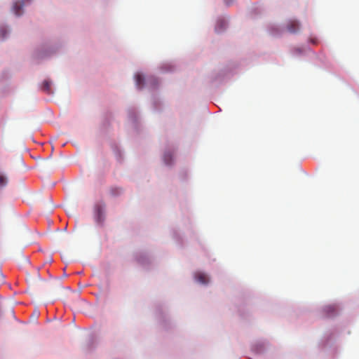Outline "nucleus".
<instances>
[{
  "label": "nucleus",
  "instance_id": "obj_1",
  "mask_svg": "<svg viewBox=\"0 0 359 359\" xmlns=\"http://www.w3.org/2000/svg\"><path fill=\"white\" fill-rule=\"evenodd\" d=\"M95 221L99 224H102L104 220V204L97 203L95 205Z\"/></svg>",
  "mask_w": 359,
  "mask_h": 359
},
{
  "label": "nucleus",
  "instance_id": "obj_2",
  "mask_svg": "<svg viewBox=\"0 0 359 359\" xmlns=\"http://www.w3.org/2000/svg\"><path fill=\"white\" fill-rule=\"evenodd\" d=\"M287 31L292 34L297 33L300 28V23L296 20H290L286 25Z\"/></svg>",
  "mask_w": 359,
  "mask_h": 359
},
{
  "label": "nucleus",
  "instance_id": "obj_3",
  "mask_svg": "<svg viewBox=\"0 0 359 359\" xmlns=\"http://www.w3.org/2000/svg\"><path fill=\"white\" fill-rule=\"evenodd\" d=\"M196 280L202 284H207L209 281L208 276L203 273L198 272L195 274Z\"/></svg>",
  "mask_w": 359,
  "mask_h": 359
},
{
  "label": "nucleus",
  "instance_id": "obj_4",
  "mask_svg": "<svg viewBox=\"0 0 359 359\" xmlns=\"http://www.w3.org/2000/svg\"><path fill=\"white\" fill-rule=\"evenodd\" d=\"M23 6L24 3L22 1H17L14 4L13 9L16 15L19 16L22 14Z\"/></svg>",
  "mask_w": 359,
  "mask_h": 359
},
{
  "label": "nucleus",
  "instance_id": "obj_5",
  "mask_svg": "<svg viewBox=\"0 0 359 359\" xmlns=\"http://www.w3.org/2000/svg\"><path fill=\"white\" fill-rule=\"evenodd\" d=\"M135 78L137 86L139 88H142L144 83V76L141 74L137 73L135 74Z\"/></svg>",
  "mask_w": 359,
  "mask_h": 359
},
{
  "label": "nucleus",
  "instance_id": "obj_6",
  "mask_svg": "<svg viewBox=\"0 0 359 359\" xmlns=\"http://www.w3.org/2000/svg\"><path fill=\"white\" fill-rule=\"evenodd\" d=\"M337 308L335 305H328L324 308V311L327 316L334 315L337 313Z\"/></svg>",
  "mask_w": 359,
  "mask_h": 359
},
{
  "label": "nucleus",
  "instance_id": "obj_7",
  "mask_svg": "<svg viewBox=\"0 0 359 359\" xmlns=\"http://www.w3.org/2000/svg\"><path fill=\"white\" fill-rule=\"evenodd\" d=\"M50 86L51 83L49 81H44L43 83V90L47 92L48 93H50L51 90Z\"/></svg>",
  "mask_w": 359,
  "mask_h": 359
},
{
  "label": "nucleus",
  "instance_id": "obj_8",
  "mask_svg": "<svg viewBox=\"0 0 359 359\" xmlns=\"http://www.w3.org/2000/svg\"><path fill=\"white\" fill-rule=\"evenodd\" d=\"M7 184V178L0 173V188L5 187Z\"/></svg>",
  "mask_w": 359,
  "mask_h": 359
},
{
  "label": "nucleus",
  "instance_id": "obj_9",
  "mask_svg": "<svg viewBox=\"0 0 359 359\" xmlns=\"http://www.w3.org/2000/svg\"><path fill=\"white\" fill-rule=\"evenodd\" d=\"M164 161L166 164H170L172 160V156L170 153H165L163 156Z\"/></svg>",
  "mask_w": 359,
  "mask_h": 359
},
{
  "label": "nucleus",
  "instance_id": "obj_10",
  "mask_svg": "<svg viewBox=\"0 0 359 359\" xmlns=\"http://www.w3.org/2000/svg\"><path fill=\"white\" fill-rule=\"evenodd\" d=\"M8 33V29L6 27H1L0 28V36L2 37V38H4L6 35V34Z\"/></svg>",
  "mask_w": 359,
  "mask_h": 359
},
{
  "label": "nucleus",
  "instance_id": "obj_11",
  "mask_svg": "<svg viewBox=\"0 0 359 359\" xmlns=\"http://www.w3.org/2000/svg\"><path fill=\"white\" fill-rule=\"evenodd\" d=\"M232 1V0H224V2L226 3V4L227 5H229L231 4V2Z\"/></svg>",
  "mask_w": 359,
  "mask_h": 359
}]
</instances>
